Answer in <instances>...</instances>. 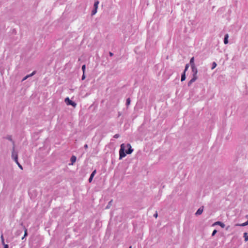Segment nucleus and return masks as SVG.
<instances>
[{
  "label": "nucleus",
  "instance_id": "aec40b11",
  "mask_svg": "<svg viewBox=\"0 0 248 248\" xmlns=\"http://www.w3.org/2000/svg\"><path fill=\"white\" fill-rule=\"evenodd\" d=\"M6 139L8 140L12 141L13 142V144H14V142L12 140V136H7V137H6Z\"/></svg>",
  "mask_w": 248,
  "mask_h": 248
},
{
  "label": "nucleus",
  "instance_id": "72a5a7b5",
  "mask_svg": "<svg viewBox=\"0 0 248 248\" xmlns=\"http://www.w3.org/2000/svg\"><path fill=\"white\" fill-rule=\"evenodd\" d=\"M84 147L85 148H86H86H88V145H87V144H85V145H84Z\"/></svg>",
  "mask_w": 248,
  "mask_h": 248
},
{
  "label": "nucleus",
  "instance_id": "e433bc0d",
  "mask_svg": "<svg viewBox=\"0 0 248 248\" xmlns=\"http://www.w3.org/2000/svg\"><path fill=\"white\" fill-rule=\"evenodd\" d=\"M246 217L247 218H248V215H246Z\"/></svg>",
  "mask_w": 248,
  "mask_h": 248
},
{
  "label": "nucleus",
  "instance_id": "393cba45",
  "mask_svg": "<svg viewBox=\"0 0 248 248\" xmlns=\"http://www.w3.org/2000/svg\"><path fill=\"white\" fill-rule=\"evenodd\" d=\"M120 137V135L119 134H116L113 136V138L115 139H117Z\"/></svg>",
  "mask_w": 248,
  "mask_h": 248
},
{
  "label": "nucleus",
  "instance_id": "c85d7f7f",
  "mask_svg": "<svg viewBox=\"0 0 248 248\" xmlns=\"http://www.w3.org/2000/svg\"><path fill=\"white\" fill-rule=\"evenodd\" d=\"M35 73H36V71H34L31 74H30V75L31 77H32L33 75H34L35 74Z\"/></svg>",
  "mask_w": 248,
  "mask_h": 248
},
{
  "label": "nucleus",
  "instance_id": "9d476101",
  "mask_svg": "<svg viewBox=\"0 0 248 248\" xmlns=\"http://www.w3.org/2000/svg\"><path fill=\"white\" fill-rule=\"evenodd\" d=\"M202 212H203V209L202 208H200L197 211L195 214H196V215H200L202 214Z\"/></svg>",
  "mask_w": 248,
  "mask_h": 248
},
{
  "label": "nucleus",
  "instance_id": "39448f33",
  "mask_svg": "<svg viewBox=\"0 0 248 248\" xmlns=\"http://www.w3.org/2000/svg\"><path fill=\"white\" fill-rule=\"evenodd\" d=\"M96 172V170H93V171L92 172V173H91V175H90V178H89V182L90 183H91V182L92 181V180H93V177H94V175L95 174Z\"/></svg>",
  "mask_w": 248,
  "mask_h": 248
},
{
  "label": "nucleus",
  "instance_id": "7c9ffc66",
  "mask_svg": "<svg viewBox=\"0 0 248 248\" xmlns=\"http://www.w3.org/2000/svg\"><path fill=\"white\" fill-rule=\"evenodd\" d=\"M3 246H4L3 248H9L8 245H7V244L4 245Z\"/></svg>",
  "mask_w": 248,
  "mask_h": 248
},
{
  "label": "nucleus",
  "instance_id": "4c0bfd02",
  "mask_svg": "<svg viewBox=\"0 0 248 248\" xmlns=\"http://www.w3.org/2000/svg\"><path fill=\"white\" fill-rule=\"evenodd\" d=\"M129 248H132V247H131V246H130V247H129Z\"/></svg>",
  "mask_w": 248,
  "mask_h": 248
},
{
  "label": "nucleus",
  "instance_id": "c756f323",
  "mask_svg": "<svg viewBox=\"0 0 248 248\" xmlns=\"http://www.w3.org/2000/svg\"><path fill=\"white\" fill-rule=\"evenodd\" d=\"M28 78V77H27V76H25L22 79V81H24L26 79H27V78Z\"/></svg>",
  "mask_w": 248,
  "mask_h": 248
},
{
  "label": "nucleus",
  "instance_id": "a211bd4d",
  "mask_svg": "<svg viewBox=\"0 0 248 248\" xmlns=\"http://www.w3.org/2000/svg\"><path fill=\"white\" fill-rule=\"evenodd\" d=\"M97 9L93 8L92 11V16L94 15L97 12Z\"/></svg>",
  "mask_w": 248,
  "mask_h": 248
},
{
  "label": "nucleus",
  "instance_id": "cd10ccee",
  "mask_svg": "<svg viewBox=\"0 0 248 248\" xmlns=\"http://www.w3.org/2000/svg\"><path fill=\"white\" fill-rule=\"evenodd\" d=\"M86 78V76H85V73H83V75L82 76V77H81V79L82 80H84Z\"/></svg>",
  "mask_w": 248,
  "mask_h": 248
},
{
  "label": "nucleus",
  "instance_id": "f03ea898",
  "mask_svg": "<svg viewBox=\"0 0 248 248\" xmlns=\"http://www.w3.org/2000/svg\"><path fill=\"white\" fill-rule=\"evenodd\" d=\"M12 157L16 162H17L18 155L17 153L15 150V146L13 147V151L12 153Z\"/></svg>",
  "mask_w": 248,
  "mask_h": 248
},
{
  "label": "nucleus",
  "instance_id": "423d86ee",
  "mask_svg": "<svg viewBox=\"0 0 248 248\" xmlns=\"http://www.w3.org/2000/svg\"><path fill=\"white\" fill-rule=\"evenodd\" d=\"M77 157L75 155H72L70 158V161L71 163L70 165H73V164L76 162Z\"/></svg>",
  "mask_w": 248,
  "mask_h": 248
},
{
  "label": "nucleus",
  "instance_id": "0eeeda50",
  "mask_svg": "<svg viewBox=\"0 0 248 248\" xmlns=\"http://www.w3.org/2000/svg\"><path fill=\"white\" fill-rule=\"evenodd\" d=\"M228 38H229L228 34H226L225 35L224 38V43L225 44H227L228 43Z\"/></svg>",
  "mask_w": 248,
  "mask_h": 248
},
{
  "label": "nucleus",
  "instance_id": "f257e3e1",
  "mask_svg": "<svg viewBox=\"0 0 248 248\" xmlns=\"http://www.w3.org/2000/svg\"><path fill=\"white\" fill-rule=\"evenodd\" d=\"M133 151L130 144L127 143L125 146L123 143L120 146L119 150V159H122L126 156V154H131Z\"/></svg>",
  "mask_w": 248,
  "mask_h": 248
},
{
  "label": "nucleus",
  "instance_id": "a878e982",
  "mask_svg": "<svg viewBox=\"0 0 248 248\" xmlns=\"http://www.w3.org/2000/svg\"><path fill=\"white\" fill-rule=\"evenodd\" d=\"M28 235V233H27V229L25 228V230H24V237H26V236H27Z\"/></svg>",
  "mask_w": 248,
  "mask_h": 248
},
{
  "label": "nucleus",
  "instance_id": "2eb2a0df",
  "mask_svg": "<svg viewBox=\"0 0 248 248\" xmlns=\"http://www.w3.org/2000/svg\"><path fill=\"white\" fill-rule=\"evenodd\" d=\"M130 102H131L130 98H127L126 101V105L127 107H128L130 105Z\"/></svg>",
  "mask_w": 248,
  "mask_h": 248
},
{
  "label": "nucleus",
  "instance_id": "9b49d317",
  "mask_svg": "<svg viewBox=\"0 0 248 248\" xmlns=\"http://www.w3.org/2000/svg\"><path fill=\"white\" fill-rule=\"evenodd\" d=\"M186 79V72H183L181 75V81H183Z\"/></svg>",
  "mask_w": 248,
  "mask_h": 248
},
{
  "label": "nucleus",
  "instance_id": "2f4dec72",
  "mask_svg": "<svg viewBox=\"0 0 248 248\" xmlns=\"http://www.w3.org/2000/svg\"><path fill=\"white\" fill-rule=\"evenodd\" d=\"M154 217H155V218L157 217V213L156 212V213L154 215Z\"/></svg>",
  "mask_w": 248,
  "mask_h": 248
},
{
  "label": "nucleus",
  "instance_id": "c9c22d12",
  "mask_svg": "<svg viewBox=\"0 0 248 248\" xmlns=\"http://www.w3.org/2000/svg\"><path fill=\"white\" fill-rule=\"evenodd\" d=\"M25 237H24V235L23 237L22 238V239L23 240Z\"/></svg>",
  "mask_w": 248,
  "mask_h": 248
},
{
  "label": "nucleus",
  "instance_id": "dca6fc26",
  "mask_svg": "<svg viewBox=\"0 0 248 248\" xmlns=\"http://www.w3.org/2000/svg\"><path fill=\"white\" fill-rule=\"evenodd\" d=\"M244 237L245 238V241L246 242L248 241V235L247 232H245L244 233Z\"/></svg>",
  "mask_w": 248,
  "mask_h": 248
},
{
  "label": "nucleus",
  "instance_id": "f3484780",
  "mask_svg": "<svg viewBox=\"0 0 248 248\" xmlns=\"http://www.w3.org/2000/svg\"><path fill=\"white\" fill-rule=\"evenodd\" d=\"M0 238L1 239V243L2 244L4 245H6L5 243H4V237H3V234L2 233L1 236H0Z\"/></svg>",
  "mask_w": 248,
  "mask_h": 248
},
{
  "label": "nucleus",
  "instance_id": "f8f14e48",
  "mask_svg": "<svg viewBox=\"0 0 248 248\" xmlns=\"http://www.w3.org/2000/svg\"><path fill=\"white\" fill-rule=\"evenodd\" d=\"M215 224L219 225L222 228H224L225 226V224L223 223H222V222H221L220 221H217V222H216L215 223Z\"/></svg>",
  "mask_w": 248,
  "mask_h": 248
},
{
  "label": "nucleus",
  "instance_id": "5701e85b",
  "mask_svg": "<svg viewBox=\"0 0 248 248\" xmlns=\"http://www.w3.org/2000/svg\"><path fill=\"white\" fill-rule=\"evenodd\" d=\"M188 67H189V64H186L185 66V68L184 72H186V71L187 70Z\"/></svg>",
  "mask_w": 248,
  "mask_h": 248
},
{
  "label": "nucleus",
  "instance_id": "1a4fd4ad",
  "mask_svg": "<svg viewBox=\"0 0 248 248\" xmlns=\"http://www.w3.org/2000/svg\"><path fill=\"white\" fill-rule=\"evenodd\" d=\"M190 65H191V67H192L193 66H196V65H195V64L194 63V57H192L190 59Z\"/></svg>",
  "mask_w": 248,
  "mask_h": 248
},
{
  "label": "nucleus",
  "instance_id": "ddd939ff",
  "mask_svg": "<svg viewBox=\"0 0 248 248\" xmlns=\"http://www.w3.org/2000/svg\"><path fill=\"white\" fill-rule=\"evenodd\" d=\"M237 226H241V227H244V226H246L247 225H248V220L243 223H242V224H238L236 225Z\"/></svg>",
  "mask_w": 248,
  "mask_h": 248
},
{
  "label": "nucleus",
  "instance_id": "7ed1b4c3",
  "mask_svg": "<svg viewBox=\"0 0 248 248\" xmlns=\"http://www.w3.org/2000/svg\"><path fill=\"white\" fill-rule=\"evenodd\" d=\"M192 70V78H194L196 79L198 78L197 73H198V69L196 66H193L191 67Z\"/></svg>",
  "mask_w": 248,
  "mask_h": 248
},
{
  "label": "nucleus",
  "instance_id": "6ab92c4d",
  "mask_svg": "<svg viewBox=\"0 0 248 248\" xmlns=\"http://www.w3.org/2000/svg\"><path fill=\"white\" fill-rule=\"evenodd\" d=\"M112 202V200H111L110 201H109L108 202V204L107 205V206L106 207V209H108L110 207V206L111 205Z\"/></svg>",
  "mask_w": 248,
  "mask_h": 248
},
{
  "label": "nucleus",
  "instance_id": "412c9836",
  "mask_svg": "<svg viewBox=\"0 0 248 248\" xmlns=\"http://www.w3.org/2000/svg\"><path fill=\"white\" fill-rule=\"evenodd\" d=\"M217 63L216 62H213L212 63V66L211 67V69L213 70L214 69L216 66H217Z\"/></svg>",
  "mask_w": 248,
  "mask_h": 248
},
{
  "label": "nucleus",
  "instance_id": "6e6552de",
  "mask_svg": "<svg viewBox=\"0 0 248 248\" xmlns=\"http://www.w3.org/2000/svg\"><path fill=\"white\" fill-rule=\"evenodd\" d=\"M197 79H196L194 78H192L189 81V82H188V84H187V85L188 86H190L194 82H195Z\"/></svg>",
  "mask_w": 248,
  "mask_h": 248
},
{
  "label": "nucleus",
  "instance_id": "4468645a",
  "mask_svg": "<svg viewBox=\"0 0 248 248\" xmlns=\"http://www.w3.org/2000/svg\"><path fill=\"white\" fill-rule=\"evenodd\" d=\"M99 3V2L98 0L95 1L94 3V5H93L94 8L97 9Z\"/></svg>",
  "mask_w": 248,
  "mask_h": 248
},
{
  "label": "nucleus",
  "instance_id": "473e14b6",
  "mask_svg": "<svg viewBox=\"0 0 248 248\" xmlns=\"http://www.w3.org/2000/svg\"><path fill=\"white\" fill-rule=\"evenodd\" d=\"M109 55L110 56H112L113 55V53L111 52H109Z\"/></svg>",
  "mask_w": 248,
  "mask_h": 248
},
{
  "label": "nucleus",
  "instance_id": "4be33fe9",
  "mask_svg": "<svg viewBox=\"0 0 248 248\" xmlns=\"http://www.w3.org/2000/svg\"><path fill=\"white\" fill-rule=\"evenodd\" d=\"M85 69H86V65L84 64L82 66V70L83 71V73H85Z\"/></svg>",
  "mask_w": 248,
  "mask_h": 248
},
{
  "label": "nucleus",
  "instance_id": "bb28decb",
  "mask_svg": "<svg viewBox=\"0 0 248 248\" xmlns=\"http://www.w3.org/2000/svg\"><path fill=\"white\" fill-rule=\"evenodd\" d=\"M217 231L216 230H214L212 233V236H213L215 235V234L217 233Z\"/></svg>",
  "mask_w": 248,
  "mask_h": 248
},
{
  "label": "nucleus",
  "instance_id": "f704fd0d",
  "mask_svg": "<svg viewBox=\"0 0 248 248\" xmlns=\"http://www.w3.org/2000/svg\"><path fill=\"white\" fill-rule=\"evenodd\" d=\"M27 77L29 78V77H31L30 75H27Z\"/></svg>",
  "mask_w": 248,
  "mask_h": 248
},
{
  "label": "nucleus",
  "instance_id": "20e7f679",
  "mask_svg": "<svg viewBox=\"0 0 248 248\" xmlns=\"http://www.w3.org/2000/svg\"><path fill=\"white\" fill-rule=\"evenodd\" d=\"M64 101L67 105H71L74 107H75L77 106V104L75 102L71 100L69 97H66Z\"/></svg>",
  "mask_w": 248,
  "mask_h": 248
},
{
  "label": "nucleus",
  "instance_id": "b1692460",
  "mask_svg": "<svg viewBox=\"0 0 248 248\" xmlns=\"http://www.w3.org/2000/svg\"><path fill=\"white\" fill-rule=\"evenodd\" d=\"M16 163L17 164L18 166L19 167V168L21 169V170H23V167L22 165L18 162V161H17V162Z\"/></svg>",
  "mask_w": 248,
  "mask_h": 248
}]
</instances>
